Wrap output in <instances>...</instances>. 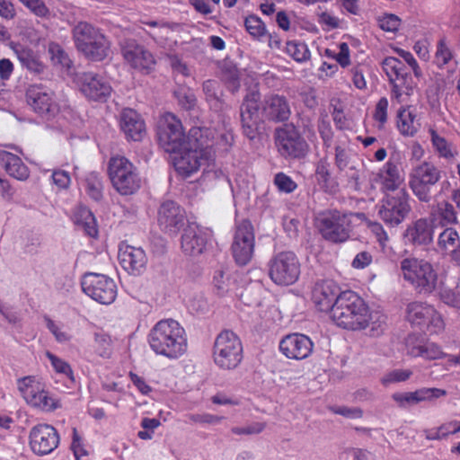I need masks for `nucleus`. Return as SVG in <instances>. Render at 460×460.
Returning a JSON list of instances; mask_svg holds the SVG:
<instances>
[{
  "mask_svg": "<svg viewBox=\"0 0 460 460\" xmlns=\"http://www.w3.org/2000/svg\"><path fill=\"white\" fill-rule=\"evenodd\" d=\"M148 343L155 354L178 358L187 349L185 330L175 320H161L150 331Z\"/></svg>",
  "mask_w": 460,
  "mask_h": 460,
  "instance_id": "nucleus-1",
  "label": "nucleus"
},
{
  "mask_svg": "<svg viewBox=\"0 0 460 460\" xmlns=\"http://www.w3.org/2000/svg\"><path fill=\"white\" fill-rule=\"evenodd\" d=\"M331 319L340 327L361 330L367 326L368 307L355 292H341L334 302Z\"/></svg>",
  "mask_w": 460,
  "mask_h": 460,
  "instance_id": "nucleus-2",
  "label": "nucleus"
},
{
  "mask_svg": "<svg viewBox=\"0 0 460 460\" xmlns=\"http://www.w3.org/2000/svg\"><path fill=\"white\" fill-rule=\"evenodd\" d=\"M157 137L159 145L165 152L176 154L185 148V146L195 142L196 138H202L203 131L199 128H193L187 138L181 120L174 114L167 112L159 122Z\"/></svg>",
  "mask_w": 460,
  "mask_h": 460,
  "instance_id": "nucleus-3",
  "label": "nucleus"
},
{
  "mask_svg": "<svg viewBox=\"0 0 460 460\" xmlns=\"http://www.w3.org/2000/svg\"><path fill=\"white\" fill-rule=\"evenodd\" d=\"M403 279L421 295H429L436 290L438 274L433 265L416 257H407L400 261Z\"/></svg>",
  "mask_w": 460,
  "mask_h": 460,
  "instance_id": "nucleus-4",
  "label": "nucleus"
},
{
  "mask_svg": "<svg viewBox=\"0 0 460 460\" xmlns=\"http://www.w3.org/2000/svg\"><path fill=\"white\" fill-rule=\"evenodd\" d=\"M73 39L77 50L89 60L102 61L108 56L111 42L98 28L86 22L74 27Z\"/></svg>",
  "mask_w": 460,
  "mask_h": 460,
  "instance_id": "nucleus-5",
  "label": "nucleus"
},
{
  "mask_svg": "<svg viewBox=\"0 0 460 460\" xmlns=\"http://www.w3.org/2000/svg\"><path fill=\"white\" fill-rule=\"evenodd\" d=\"M213 359L221 369H235L243 359V345L239 337L232 331H222L213 346Z\"/></svg>",
  "mask_w": 460,
  "mask_h": 460,
  "instance_id": "nucleus-6",
  "label": "nucleus"
},
{
  "mask_svg": "<svg viewBox=\"0 0 460 460\" xmlns=\"http://www.w3.org/2000/svg\"><path fill=\"white\" fill-rule=\"evenodd\" d=\"M442 172L432 162L423 161L413 166L409 173V187L421 202L431 200V189L441 179Z\"/></svg>",
  "mask_w": 460,
  "mask_h": 460,
  "instance_id": "nucleus-7",
  "label": "nucleus"
},
{
  "mask_svg": "<svg viewBox=\"0 0 460 460\" xmlns=\"http://www.w3.org/2000/svg\"><path fill=\"white\" fill-rule=\"evenodd\" d=\"M352 213L339 210H327L321 213L317 225L323 237L332 243H344L350 237L352 231Z\"/></svg>",
  "mask_w": 460,
  "mask_h": 460,
  "instance_id": "nucleus-8",
  "label": "nucleus"
},
{
  "mask_svg": "<svg viewBox=\"0 0 460 460\" xmlns=\"http://www.w3.org/2000/svg\"><path fill=\"white\" fill-rule=\"evenodd\" d=\"M274 139L278 152L286 159L304 158L309 151V145L292 123L277 128Z\"/></svg>",
  "mask_w": 460,
  "mask_h": 460,
  "instance_id": "nucleus-9",
  "label": "nucleus"
},
{
  "mask_svg": "<svg viewBox=\"0 0 460 460\" xmlns=\"http://www.w3.org/2000/svg\"><path fill=\"white\" fill-rule=\"evenodd\" d=\"M404 182V172L399 155H391L387 162L376 172H372L369 183L372 188H378L384 194L400 190Z\"/></svg>",
  "mask_w": 460,
  "mask_h": 460,
  "instance_id": "nucleus-10",
  "label": "nucleus"
},
{
  "mask_svg": "<svg viewBox=\"0 0 460 460\" xmlns=\"http://www.w3.org/2000/svg\"><path fill=\"white\" fill-rule=\"evenodd\" d=\"M410 195L405 189L394 194H385L378 208L379 217L394 227L402 224L411 212Z\"/></svg>",
  "mask_w": 460,
  "mask_h": 460,
  "instance_id": "nucleus-11",
  "label": "nucleus"
},
{
  "mask_svg": "<svg viewBox=\"0 0 460 460\" xmlns=\"http://www.w3.org/2000/svg\"><path fill=\"white\" fill-rule=\"evenodd\" d=\"M269 275L277 285L294 284L300 275V262L292 252H281L275 254L269 262Z\"/></svg>",
  "mask_w": 460,
  "mask_h": 460,
  "instance_id": "nucleus-12",
  "label": "nucleus"
},
{
  "mask_svg": "<svg viewBox=\"0 0 460 460\" xmlns=\"http://www.w3.org/2000/svg\"><path fill=\"white\" fill-rule=\"evenodd\" d=\"M18 390L28 404L43 411H52L60 407L58 399L45 391L41 383L32 376L18 380Z\"/></svg>",
  "mask_w": 460,
  "mask_h": 460,
  "instance_id": "nucleus-13",
  "label": "nucleus"
},
{
  "mask_svg": "<svg viewBox=\"0 0 460 460\" xmlns=\"http://www.w3.org/2000/svg\"><path fill=\"white\" fill-rule=\"evenodd\" d=\"M208 144L202 138H196V141L185 146L181 151L174 154L173 165L181 175L188 177L197 172L200 167L205 156L208 154Z\"/></svg>",
  "mask_w": 460,
  "mask_h": 460,
  "instance_id": "nucleus-14",
  "label": "nucleus"
},
{
  "mask_svg": "<svg viewBox=\"0 0 460 460\" xmlns=\"http://www.w3.org/2000/svg\"><path fill=\"white\" fill-rule=\"evenodd\" d=\"M243 134L249 139H254L263 122L264 115L261 111V95L258 92L246 94L240 108Z\"/></svg>",
  "mask_w": 460,
  "mask_h": 460,
  "instance_id": "nucleus-15",
  "label": "nucleus"
},
{
  "mask_svg": "<svg viewBox=\"0 0 460 460\" xmlns=\"http://www.w3.org/2000/svg\"><path fill=\"white\" fill-rule=\"evenodd\" d=\"M408 321L420 328H426L430 333H439L445 329L442 316L436 309L421 302H412L407 306Z\"/></svg>",
  "mask_w": 460,
  "mask_h": 460,
  "instance_id": "nucleus-16",
  "label": "nucleus"
},
{
  "mask_svg": "<svg viewBox=\"0 0 460 460\" xmlns=\"http://www.w3.org/2000/svg\"><path fill=\"white\" fill-rule=\"evenodd\" d=\"M81 285L83 291L87 296L101 304L111 305L115 300V283L113 279L105 275L85 273Z\"/></svg>",
  "mask_w": 460,
  "mask_h": 460,
  "instance_id": "nucleus-17",
  "label": "nucleus"
},
{
  "mask_svg": "<svg viewBox=\"0 0 460 460\" xmlns=\"http://www.w3.org/2000/svg\"><path fill=\"white\" fill-rule=\"evenodd\" d=\"M253 227L249 221H243L236 226L232 243V252L237 264L246 265L254 251Z\"/></svg>",
  "mask_w": 460,
  "mask_h": 460,
  "instance_id": "nucleus-18",
  "label": "nucleus"
},
{
  "mask_svg": "<svg viewBox=\"0 0 460 460\" xmlns=\"http://www.w3.org/2000/svg\"><path fill=\"white\" fill-rule=\"evenodd\" d=\"M29 444L35 455L46 456L58 447L59 435L53 426L45 423L38 424L30 430Z\"/></svg>",
  "mask_w": 460,
  "mask_h": 460,
  "instance_id": "nucleus-19",
  "label": "nucleus"
},
{
  "mask_svg": "<svg viewBox=\"0 0 460 460\" xmlns=\"http://www.w3.org/2000/svg\"><path fill=\"white\" fill-rule=\"evenodd\" d=\"M27 102L40 115L53 116L58 111L54 93L41 84L30 85L26 92Z\"/></svg>",
  "mask_w": 460,
  "mask_h": 460,
  "instance_id": "nucleus-20",
  "label": "nucleus"
},
{
  "mask_svg": "<svg viewBox=\"0 0 460 460\" xmlns=\"http://www.w3.org/2000/svg\"><path fill=\"white\" fill-rule=\"evenodd\" d=\"M140 177L137 168L127 158L117 156V192L131 195L140 187Z\"/></svg>",
  "mask_w": 460,
  "mask_h": 460,
  "instance_id": "nucleus-21",
  "label": "nucleus"
},
{
  "mask_svg": "<svg viewBox=\"0 0 460 460\" xmlns=\"http://www.w3.org/2000/svg\"><path fill=\"white\" fill-rule=\"evenodd\" d=\"M314 343L311 339L301 333H291L279 342L280 351L288 358L301 360L313 352Z\"/></svg>",
  "mask_w": 460,
  "mask_h": 460,
  "instance_id": "nucleus-22",
  "label": "nucleus"
},
{
  "mask_svg": "<svg viewBox=\"0 0 460 460\" xmlns=\"http://www.w3.org/2000/svg\"><path fill=\"white\" fill-rule=\"evenodd\" d=\"M122 55L132 67L146 74L150 73L155 67V60L153 54L135 40L126 42L122 47Z\"/></svg>",
  "mask_w": 460,
  "mask_h": 460,
  "instance_id": "nucleus-23",
  "label": "nucleus"
},
{
  "mask_svg": "<svg viewBox=\"0 0 460 460\" xmlns=\"http://www.w3.org/2000/svg\"><path fill=\"white\" fill-rule=\"evenodd\" d=\"M76 78L81 92L91 100H105L111 93V86L99 75L84 72L78 74Z\"/></svg>",
  "mask_w": 460,
  "mask_h": 460,
  "instance_id": "nucleus-24",
  "label": "nucleus"
},
{
  "mask_svg": "<svg viewBox=\"0 0 460 460\" xmlns=\"http://www.w3.org/2000/svg\"><path fill=\"white\" fill-rule=\"evenodd\" d=\"M158 224L165 233L176 234L185 224V213L175 202L164 201L158 211Z\"/></svg>",
  "mask_w": 460,
  "mask_h": 460,
  "instance_id": "nucleus-25",
  "label": "nucleus"
},
{
  "mask_svg": "<svg viewBox=\"0 0 460 460\" xmlns=\"http://www.w3.org/2000/svg\"><path fill=\"white\" fill-rule=\"evenodd\" d=\"M341 293L339 286L333 280H320L313 288L312 301L317 310L331 314L334 302Z\"/></svg>",
  "mask_w": 460,
  "mask_h": 460,
  "instance_id": "nucleus-26",
  "label": "nucleus"
},
{
  "mask_svg": "<svg viewBox=\"0 0 460 460\" xmlns=\"http://www.w3.org/2000/svg\"><path fill=\"white\" fill-rule=\"evenodd\" d=\"M121 267L129 274L138 275L146 268L147 259L141 248L120 244L117 255Z\"/></svg>",
  "mask_w": 460,
  "mask_h": 460,
  "instance_id": "nucleus-27",
  "label": "nucleus"
},
{
  "mask_svg": "<svg viewBox=\"0 0 460 460\" xmlns=\"http://www.w3.org/2000/svg\"><path fill=\"white\" fill-rule=\"evenodd\" d=\"M207 243V234L198 226L191 224L183 231L181 248L185 255L195 257L205 251Z\"/></svg>",
  "mask_w": 460,
  "mask_h": 460,
  "instance_id": "nucleus-28",
  "label": "nucleus"
},
{
  "mask_svg": "<svg viewBox=\"0 0 460 460\" xmlns=\"http://www.w3.org/2000/svg\"><path fill=\"white\" fill-rule=\"evenodd\" d=\"M447 395V391L440 388H420L414 392L394 393L392 399L400 408H407L421 402H431Z\"/></svg>",
  "mask_w": 460,
  "mask_h": 460,
  "instance_id": "nucleus-29",
  "label": "nucleus"
},
{
  "mask_svg": "<svg viewBox=\"0 0 460 460\" xmlns=\"http://www.w3.org/2000/svg\"><path fill=\"white\" fill-rule=\"evenodd\" d=\"M119 127L128 140L141 141L146 134L144 119L139 113L132 109L123 110Z\"/></svg>",
  "mask_w": 460,
  "mask_h": 460,
  "instance_id": "nucleus-30",
  "label": "nucleus"
},
{
  "mask_svg": "<svg viewBox=\"0 0 460 460\" xmlns=\"http://www.w3.org/2000/svg\"><path fill=\"white\" fill-rule=\"evenodd\" d=\"M262 114L265 119L274 122L287 121L291 115L288 99L279 94L267 96L263 101Z\"/></svg>",
  "mask_w": 460,
  "mask_h": 460,
  "instance_id": "nucleus-31",
  "label": "nucleus"
},
{
  "mask_svg": "<svg viewBox=\"0 0 460 460\" xmlns=\"http://www.w3.org/2000/svg\"><path fill=\"white\" fill-rule=\"evenodd\" d=\"M406 349L408 355L414 358L421 357L427 360L439 359L447 356L436 343L423 342L419 341L414 335L407 337Z\"/></svg>",
  "mask_w": 460,
  "mask_h": 460,
  "instance_id": "nucleus-32",
  "label": "nucleus"
},
{
  "mask_svg": "<svg viewBox=\"0 0 460 460\" xmlns=\"http://www.w3.org/2000/svg\"><path fill=\"white\" fill-rule=\"evenodd\" d=\"M405 239L413 245H427L433 240V228L426 218H420L409 225Z\"/></svg>",
  "mask_w": 460,
  "mask_h": 460,
  "instance_id": "nucleus-33",
  "label": "nucleus"
},
{
  "mask_svg": "<svg viewBox=\"0 0 460 460\" xmlns=\"http://www.w3.org/2000/svg\"><path fill=\"white\" fill-rule=\"evenodd\" d=\"M429 134L434 152L439 158L451 161L458 155V150L454 143L447 140L438 130L429 128Z\"/></svg>",
  "mask_w": 460,
  "mask_h": 460,
  "instance_id": "nucleus-34",
  "label": "nucleus"
},
{
  "mask_svg": "<svg viewBox=\"0 0 460 460\" xmlns=\"http://www.w3.org/2000/svg\"><path fill=\"white\" fill-rule=\"evenodd\" d=\"M0 162L10 176L19 181H25L29 178L30 171L19 156L6 151H1Z\"/></svg>",
  "mask_w": 460,
  "mask_h": 460,
  "instance_id": "nucleus-35",
  "label": "nucleus"
},
{
  "mask_svg": "<svg viewBox=\"0 0 460 460\" xmlns=\"http://www.w3.org/2000/svg\"><path fill=\"white\" fill-rule=\"evenodd\" d=\"M13 51L22 66L27 70L36 75L43 73L45 66L32 49L17 45L13 48Z\"/></svg>",
  "mask_w": 460,
  "mask_h": 460,
  "instance_id": "nucleus-36",
  "label": "nucleus"
},
{
  "mask_svg": "<svg viewBox=\"0 0 460 460\" xmlns=\"http://www.w3.org/2000/svg\"><path fill=\"white\" fill-rule=\"evenodd\" d=\"M74 223L81 226L91 237H96L98 229L96 226L95 218L93 213L85 207L79 206L74 212L73 217Z\"/></svg>",
  "mask_w": 460,
  "mask_h": 460,
  "instance_id": "nucleus-37",
  "label": "nucleus"
},
{
  "mask_svg": "<svg viewBox=\"0 0 460 460\" xmlns=\"http://www.w3.org/2000/svg\"><path fill=\"white\" fill-rule=\"evenodd\" d=\"M397 128L402 135L412 137L420 128V122L412 111L403 109L398 113Z\"/></svg>",
  "mask_w": 460,
  "mask_h": 460,
  "instance_id": "nucleus-38",
  "label": "nucleus"
},
{
  "mask_svg": "<svg viewBox=\"0 0 460 460\" xmlns=\"http://www.w3.org/2000/svg\"><path fill=\"white\" fill-rule=\"evenodd\" d=\"M203 93L207 102L216 111L224 109V102L222 100V90L218 82L215 80H206L202 85Z\"/></svg>",
  "mask_w": 460,
  "mask_h": 460,
  "instance_id": "nucleus-39",
  "label": "nucleus"
},
{
  "mask_svg": "<svg viewBox=\"0 0 460 460\" xmlns=\"http://www.w3.org/2000/svg\"><path fill=\"white\" fill-rule=\"evenodd\" d=\"M437 245L442 253L458 247L460 245V233L452 226H447L439 233Z\"/></svg>",
  "mask_w": 460,
  "mask_h": 460,
  "instance_id": "nucleus-40",
  "label": "nucleus"
},
{
  "mask_svg": "<svg viewBox=\"0 0 460 460\" xmlns=\"http://www.w3.org/2000/svg\"><path fill=\"white\" fill-rule=\"evenodd\" d=\"M392 95L397 102H402V95H411L416 88V82L413 80L410 71L403 74L392 84Z\"/></svg>",
  "mask_w": 460,
  "mask_h": 460,
  "instance_id": "nucleus-41",
  "label": "nucleus"
},
{
  "mask_svg": "<svg viewBox=\"0 0 460 460\" xmlns=\"http://www.w3.org/2000/svg\"><path fill=\"white\" fill-rule=\"evenodd\" d=\"M381 66L384 72L388 76L391 84L409 71L401 60L394 57H387L383 59Z\"/></svg>",
  "mask_w": 460,
  "mask_h": 460,
  "instance_id": "nucleus-42",
  "label": "nucleus"
},
{
  "mask_svg": "<svg viewBox=\"0 0 460 460\" xmlns=\"http://www.w3.org/2000/svg\"><path fill=\"white\" fill-rule=\"evenodd\" d=\"M286 52L295 61L302 63L310 58V51L305 43L291 40L287 42Z\"/></svg>",
  "mask_w": 460,
  "mask_h": 460,
  "instance_id": "nucleus-43",
  "label": "nucleus"
},
{
  "mask_svg": "<svg viewBox=\"0 0 460 460\" xmlns=\"http://www.w3.org/2000/svg\"><path fill=\"white\" fill-rule=\"evenodd\" d=\"M205 180L213 187L219 188L225 191H231L232 186L228 176L221 170L208 171L205 173Z\"/></svg>",
  "mask_w": 460,
  "mask_h": 460,
  "instance_id": "nucleus-44",
  "label": "nucleus"
},
{
  "mask_svg": "<svg viewBox=\"0 0 460 460\" xmlns=\"http://www.w3.org/2000/svg\"><path fill=\"white\" fill-rule=\"evenodd\" d=\"M367 326H370V334L372 336H380L386 329L387 317L381 312H368Z\"/></svg>",
  "mask_w": 460,
  "mask_h": 460,
  "instance_id": "nucleus-45",
  "label": "nucleus"
},
{
  "mask_svg": "<svg viewBox=\"0 0 460 460\" xmlns=\"http://www.w3.org/2000/svg\"><path fill=\"white\" fill-rule=\"evenodd\" d=\"M85 190L87 194L96 201L102 198V183L96 173L91 172L86 177Z\"/></svg>",
  "mask_w": 460,
  "mask_h": 460,
  "instance_id": "nucleus-46",
  "label": "nucleus"
},
{
  "mask_svg": "<svg viewBox=\"0 0 460 460\" xmlns=\"http://www.w3.org/2000/svg\"><path fill=\"white\" fill-rule=\"evenodd\" d=\"M437 212L442 225L456 224L458 222L455 208L448 202L439 203Z\"/></svg>",
  "mask_w": 460,
  "mask_h": 460,
  "instance_id": "nucleus-47",
  "label": "nucleus"
},
{
  "mask_svg": "<svg viewBox=\"0 0 460 460\" xmlns=\"http://www.w3.org/2000/svg\"><path fill=\"white\" fill-rule=\"evenodd\" d=\"M412 376V371L410 369H394L383 376L380 382L385 386L394 383H400L407 381Z\"/></svg>",
  "mask_w": 460,
  "mask_h": 460,
  "instance_id": "nucleus-48",
  "label": "nucleus"
},
{
  "mask_svg": "<svg viewBox=\"0 0 460 460\" xmlns=\"http://www.w3.org/2000/svg\"><path fill=\"white\" fill-rule=\"evenodd\" d=\"M247 31L254 38L260 39L266 33V29L262 21L255 16L250 15L244 21Z\"/></svg>",
  "mask_w": 460,
  "mask_h": 460,
  "instance_id": "nucleus-49",
  "label": "nucleus"
},
{
  "mask_svg": "<svg viewBox=\"0 0 460 460\" xmlns=\"http://www.w3.org/2000/svg\"><path fill=\"white\" fill-rule=\"evenodd\" d=\"M46 357L49 359L53 368L57 373L63 374L69 377V379L74 380L73 370L66 361L55 356L49 351L46 352Z\"/></svg>",
  "mask_w": 460,
  "mask_h": 460,
  "instance_id": "nucleus-50",
  "label": "nucleus"
},
{
  "mask_svg": "<svg viewBox=\"0 0 460 460\" xmlns=\"http://www.w3.org/2000/svg\"><path fill=\"white\" fill-rule=\"evenodd\" d=\"M33 14L40 18L49 17V9L43 0H19Z\"/></svg>",
  "mask_w": 460,
  "mask_h": 460,
  "instance_id": "nucleus-51",
  "label": "nucleus"
},
{
  "mask_svg": "<svg viewBox=\"0 0 460 460\" xmlns=\"http://www.w3.org/2000/svg\"><path fill=\"white\" fill-rule=\"evenodd\" d=\"M96 351L102 358H110L112 354V343L110 336L104 333L96 334Z\"/></svg>",
  "mask_w": 460,
  "mask_h": 460,
  "instance_id": "nucleus-52",
  "label": "nucleus"
},
{
  "mask_svg": "<svg viewBox=\"0 0 460 460\" xmlns=\"http://www.w3.org/2000/svg\"><path fill=\"white\" fill-rule=\"evenodd\" d=\"M174 95L179 104L186 110H190L196 104L195 95L190 89L181 88L174 92Z\"/></svg>",
  "mask_w": 460,
  "mask_h": 460,
  "instance_id": "nucleus-53",
  "label": "nucleus"
},
{
  "mask_svg": "<svg viewBox=\"0 0 460 460\" xmlns=\"http://www.w3.org/2000/svg\"><path fill=\"white\" fill-rule=\"evenodd\" d=\"M213 283L217 294L222 296L226 294L229 289L230 279L228 276H226L224 270H218L215 271Z\"/></svg>",
  "mask_w": 460,
  "mask_h": 460,
  "instance_id": "nucleus-54",
  "label": "nucleus"
},
{
  "mask_svg": "<svg viewBox=\"0 0 460 460\" xmlns=\"http://www.w3.org/2000/svg\"><path fill=\"white\" fill-rule=\"evenodd\" d=\"M274 183L280 191L290 193L296 189V183L283 172L275 175Z\"/></svg>",
  "mask_w": 460,
  "mask_h": 460,
  "instance_id": "nucleus-55",
  "label": "nucleus"
},
{
  "mask_svg": "<svg viewBox=\"0 0 460 460\" xmlns=\"http://www.w3.org/2000/svg\"><path fill=\"white\" fill-rule=\"evenodd\" d=\"M378 24L383 31L394 32L399 29L401 19L395 14H385L378 19Z\"/></svg>",
  "mask_w": 460,
  "mask_h": 460,
  "instance_id": "nucleus-56",
  "label": "nucleus"
},
{
  "mask_svg": "<svg viewBox=\"0 0 460 460\" xmlns=\"http://www.w3.org/2000/svg\"><path fill=\"white\" fill-rule=\"evenodd\" d=\"M44 320L46 322L47 328L49 332L55 336L57 341L58 342H66L70 341L71 336L68 332L62 331L59 326L52 321L49 316H44Z\"/></svg>",
  "mask_w": 460,
  "mask_h": 460,
  "instance_id": "nucleus-57",
  "label": "nucleus"
},
{
  "mask_svg": "<svg viewBox=\"0 0 460 460\" xmlns=\"http://www.w3.org/2000/svg\"><path fill=\"white\" fill-rule=\"evenodd\" d=\"M451 58L452 53L450 49L446 45L444 40H440L435 55V62L438 66H442L447 65Z\"/></svg>",
  "mask_w": 460,
  "mask_h": 460,
  "instance_id": "nucleus-58",
  "label": "nucleus"
},
{
  "mask_svg": "<svg viewBox=\"0 0 460 460\" xmlns=\"http://www.w3.org/2000/svg\"><path fill=\"white\" fill-rule=\"evenodd\" d=\"M367 226H368L369 231L376 238V241L379 243V244L383 248H385V246L386 245V243L389 240V237H388L386 232L385 231L383 226L378 222L369 221L367 223Z\"/></svg>",
  "mask_w": 460,
  "mask_h": 460,
  "instance_id": "nucleus-59",
  "label": "nucleus"
},
{
  "mask_svg": "<svg viewBox=\"0 0 460 460\" xmlns=\"http://www.w3.org/2000/svg\"><path fill=\"white\" fill-rule=\"evenodd\" d=\"M49 51L55 63L60 64L63 66H69L71 61L68 58V56L58 44H51Z\"/></svg>",
  "mask_w": 460,
  "mask_h": 460,
  "instance_id": "nucleus-60",
  "label": "nucleus"
},
{
  "mask_svg": "<svg viewBox=\"0 0 460 460\" xmlns=\"http://www.w3.org/2000/svg\"><path fill=\"white\" fill-rule=\"evenodd\" d=\"M332 411L349 419H360L363 416V411L358 407L337 406L332 408Z\"/></svg>",
  "mask_w": 460,
  "mask_h": 460,
  "instance_id": "nucleus-61",
  "label": "nucleus"
},
{
  "mask_svg": "<svg viewBox=\"0 0 460 460\" xmlns=\"http://www.w3.org/2000/svg\"><path fill=\"white\" fill-rule=\"evenodd\" d=\"M335 165L340 172H342L349 167V155L348 152L341 146L335 147Z\"/></svg>",
  "mask_w": 460,
  "mask_h": 460,
  "instance_id": "nucleus-62",
  "label": "nucleus"
},
{
  "mask_svg": "<svg viewBox=\"0 0 460 460\" xmlns=\"http://www.w3.org/2000/svg\"><path fill=\"white\" fill-rule=\"evenodd\" d=\"M315 177L318 183L323 187L327 189L328 183L331 179V173L328 169V164L324 162H320L316 167Z\"/></svg>",
  "mask_w": 460,
  "mask_h": 460,
  "instance_id": "nucleus-63",
  "label": "nucleus"
},
{
  "mask_svg": "<svg viewBox=\"0 0 460 460\" xmlns=\"http://www.w3.org/2000/svg\"><path fill=\"white\" fill-rule=\"evenodd\" d=\"M388 100L385 97L379 99L376 106L374 118L376 121L384 124L387 120Z\"/></svg>",
  "mask_w": 460,
  "mask_h": 460,
  "instance_id": "nucleus-64",
  "label": "nucleus"
}]
</instances>
